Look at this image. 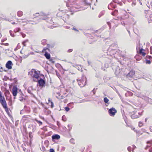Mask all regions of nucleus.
I'll list each match as a JSON object with an SVG mask.
<instances>
[{"mask_svg":"<svg viewBox=\"0 0 152 152\" xmlns=\"http://www.w3.org/2000/svg\"><path fill=\"white\" fill-rule=\"evenodd\" d=\"M48 15V14H46L42 12H41L39 13L37 12L33 15L34 18L39 17L40 19L44 20L47 19Z\"/></svg>","mask_w":152,"mask_h":152,"instance_id":"nucleus-1","label":"nucleus"},{"mask_svg":"<svg viewBox=\"0 0 152 152\" xmlns=\"http://www.w3.org/2000/svg\"><path fill=\"white\" fill-rule=\"evenodd\" d=\"M79 85L80 87H84L86 85V77L82 78L81 80L77 79Z\"/></svg>","mask_w":152,"mask_h":152,"instance_id":"nucleus-2","label":"nucleus"},{"mask_svg":"<svg viewBox=\"0 0 152 152\" xmlns=\"http://www.w3.org/2000/svg\"><path fill=\"white\" fill-rule=\"evenodd\" d=\"M133 114L131 115V117L132 119H135L138 118L139 115H142V113L138 112L137 111L135 110L132 112Z\"/></svg>","mask_w":152,"mask_h":152,"instance_id":"nucleus-3","label":"nucleus"},{"mask_svg":"<svg viewBox=\"0 0 152 152\" xmlns=\"http://www.w3.org/2000/svg\"><path fill=\"white\" fill-rule=\"evenodd\" d=\"M117 45L116 44H113L110 46L107 50L109 52L114 51L117 48Z\"/></svg>","mask_w":152,"mask_h":152,"instance_id":"nucleus-4","label":"nucleus"},{"mask_svg":"<svg viewBox=\"0 0 152 152\" xmlns=\"http://www.w3.org/2000/svg\"><path fill=\"white\" fill-rule=\"evenodd\" d=\"M38 84L41 87H45V81L43 79L40 78L39 80H37Z\"/></svg>","mask_w":152,"mask_h":152,"instance_id":"nucleus-5","label":"nucleus"},{"mask_svg":"<svg viewBox=\"0 0 152 152\" xmlns=\"http://www.w3.org/2000/svg\"><path fill=\"white\" fill-rule=\"evenodd\" d=\"M0 102L2 106H6V102L4 96L1 95V92L0 91Z\"/></svg>","mask_w":152,"mask_h":152,"instance_id":"nucleus-6","label":"nucleus"},{"mask_svg":"<svg viewBox=\"0 0 152 152\" xmlns=\"http://www.w3.org/2000/svg\"><path fill=\"white\" fill-rule=\"evenodd\" d=\"M116 112V110L113 107L111 108L108 110V113L109 115L111 116H114Z\"/></svg>","mask_w":152,"mask_h":152,"instance_id":"nucleus-7","label":"nucleus"},{"mask_svg":"<svg viewBox=\"0 0 152 152\" xmlns=\"http://www.w3.org/2000/svg\"><path fill=\"white\" fill-rule=\"evenodd\" d=\"M105 61V63L104 64V67L107 68L110 66V64L112 61V60L110 59L107 58L106 59Z\"/></svg>","mask_w":152,"mask_h":152,"instance_id":"nucleus-8","label":"nucleus"},{"mask_svg":"<svg viewBox=\"0 0 152 152\" xmlns=\"http://www.w3.org/2000/svg\"><path fill=\"white\" fill-rule=\"evenodd\" d=\"M18 88L16 86H15L13 87L12 89V93L13 96L14 97L16 96L18 92ZM14 98L15 99V97H14Z\"/></svg>","mask_w":152,"mask_h":152,"instance_id":"nucleus-9","label":"nucleus"},{"mask_svg":"<svg viewBox=\"0 0 152 152\" xmlns=\"http://www.w3.org/2000/svg\"><path fill=\"white\" fill-rule=\"evenodd\" d=\"M12 64V61H8L6 64V67L8 69H11L12 68L11 66Z\"/></svg>","mask_w":152,"mask_h":152,"instance_id":"nucleus-10","label":"nucleus"},{"mask_svg":"<svg viewBox=\"0 0 152 152\" xmlns=\"http://www.w3.org/2000/svg\"><path fill=\"white\" fill-rule=\"evenodd\" d=\"M34 72V74L39 75L40 73V71H37L34 69H32L30 72H28V75H32V73Z\"/></svg>","mask_w":152,"mask_h":152,"instance_id":"nucleus-11","label":"nucleus"},{"mask_svg":"<svg viewBox=\"0 0 152 152\" xmlns=\"http://www.w3.org/2000/svg\"><path fill=\"white\" fill-rule=\"evenodd\" d=\"M134 74L135 73L134 71H130L126 75V77L128 78L129 77H132Z\"/></svg>","mask_w":152,"mask_h":152,"instance_id":"nucleus-12","label":"nucleus"},{"mask_svg":"<svg viewBox=\"0 0 152 152\" xmlns=\"http://www.w3.org/2000/svg\"><path fill=\"white\" fill-rule=\"evenodd\" d=\"M52 140L54 141L55 140H58L60 138V137L59 135L57 134H55L54 135H53L52 136Z\"/></svg>","mask_w":152,"mask_h":152,"instance_id":"nucleus-13","label":"nucleus"},{"mask_svg":"<svg viewBox=\"0 0 152 152\" xmlns=\"http://www.w3.org/2000/svg\"><path fill=\"white\" fill-rule=\"evenodd\" d=\"M44 56L48 59H49L50 58V54L46 51L45 52Z\"/></svg>","mask_w":152,"mask_h":152,"instance_id":"nucleus-14","label":"nucleus"},{"mask_svg":"<svg viewBox=\"0 0 152 152\" xmlns=\"http://www.w3.org/2000/svg\"><path fill=\"white\" fill-rule=\"evenodd\" d=\"M110 6H111V7H112L113 9L115 8L116 7V4H113V3L112 2H111L110 4V5L108 6V8L109 10H110V9L112 10V9L110 8V7H109Z\"/></svg>","mask_w":152,"mask_h":152,"instance_id":"nucleus-15","label":"nucleus"},{"mask_svg":"<svg viewBox=\"0 0 152 152\" xmlns=\"http://www.w3.org/2000/svg\"><path fill=\"white\" fill-rule=\"evenodd\" d=\"M4 94H5V96L6 97V99L8 100V98L7 97V95H9L10 94V92H9V91L8 90H6L5 91Z\"/></svg>","mask_w":152,"mask_h":152,"instance_id":"nucleus-16","label":"nucleus"},{"mask_svg":"<svg viewBox=\"0 0 152 152\" xmlns=\"http://www.w3.org/2000/svg\"><path fill=\"white\" fill-rule=\"evenodd\" d=\"M104 101L105 103L107 104L108 105L110 104V102H109V100L107 99V97H105L104 98Z\"/></svg>","mask_w":152,"mask_h":152,"instance_id":"nucleus-17","label":"nucleus"},{"mask_svg":"<svg viewBox=\"0 0 152 152\" xmlns=\"http://www.w3.org/2000/svg\"><path fill=\"white\" fill-rule=\"evenodd\" d=\"M23 12L21 11H19L17 12V15L19 17H21L23 15Z\"/></svg>","mask_w":152,"mask_h":152,"instance_id":"nucleus-18","label":"nucleus"},{"mask_svg":"<svg viewBox=\"0 0 152 152\" xmlns=\"http://www.w3.org/2000/svg\"><path fill=\"white\" fill-rule=\"evenodd\" d=\"M73 66L74 67H76V66H77V68L79 70H80V68H81V66L80 65H79L77 64H75V66L73 65Z\"/></svg>","mask_w":152,"mask_h":152,"instance_id":"nucleus-19","label":"nucleus"},{"mask_svg":"<svg viewBox=\"0 0 152 152\" xmlns=\"http://www.w3.org/2000/svg\"><path fill=\"white\" fill-rule=\"evenodd\" d=\"M5 109V111L7 113H8V112H9V110L8 108L7 107V104H6V106H2Z\"/></svg>","mask_w":152,"mask_h":152,"instance_id":"nucleus-20","label":"nucleus"},{"mask_svg":"<svg viewBox=\"0 0 152 152\" xmlns=\"http://www.w3.org/2000/svg\"><path fill=\"white\" fill-rule=\"evenodd\" d=\"M31 89H32V87H29L28 89V90H27L29 94H31L32 93L31 92Z\"/></svg>","mask_w":152,"mask_h":152,"instance_id":"nucleus-21","label":"nucleus"},{"mask_svg":"<svg viewBox=\"0 0 152 152\" xmlns=\"http://www.w3.org/2000/svg\"><path fill=\"white\" fill-rule=\"evenodd\" d=\"M32 76L34 78L37 79H38L39 77V75L34 74Z\"/></svg>","mask_w":152,"mask_h":152,"instance_id":"nucleus-22","label":"nucleus"},{"mask_svg":"<svg viewBox=\"0 0 152 152\" xmlns=\"http://www.w3.org/2000/svg\"><path fill=\"white\" fill-rule=\"evenodd\" d=\"M46 39H43L42 41V44L43 45L46 44Z\"/></svg>","mask_w":152,"mask_h":152,"instance_id":"nucleus-23","label":"nucleus"},{"mask_svg":"<svg viewBox=\"0 0 152 152\" xmlns=\"http://www.w3.org/2000/svg\"><path fill=\"white\" fill-rule=\"evenodd\" d=\"M145 50H144L143 48L140 49L139 51V54H140V55L141 54L143 53V52Z\"/></svg>","mask_w":152,"mask_h":152,"instance_id":"nucleus-24","label":"nucleus"},{"mask_svg":"<svg viewBox=\"0 0 152 152\" xmlns=\"http://www.w3.org/2000/svg\"><path fill=\"white\" fill-rule=\"evenodd\" d=\"M132 6H134L136 5V0H133L132 1Z\"/></svg>","mask_w":152,"mask_h":152,"instance_id":"nucleus-25","label":"nucleus"},{"mask_svg":"<svg viewBox=\"0 0 152 152\" xmlns=\"http://www.w3.org/2000/svg\"><path fill=\"white\" fill-rule=\"evenodd\" d=\"M147 100L148 102L150 104H152V99L149 98H147Z\"/></svg>","mask_w":152,"mask_h":152,"instance_id":"nucleus-26","label":"nucleus"},{"mask_svg":"<svg viewBox=\"0 0 152 152\" xmlns=\"http://www.w3.org/2000/svg\"><path fill=\"white\" fill-rule=\"evenodd\" d=\"M29 55V54H28L27 55H24L22 56L21 57L23 59H25L27 58L28 56Z\"/></svg>","mask_w":152,"mask_h":152,"instance_id":"nucleus-27","label":"nucleus"},{"mask_svg":"<svg viewBox=\"0 0 152 152\" xmlns=\"http://www.w3.org/2000/svg\"><path fill=\"white\" fill-rule=\"evenodd\" d=\"M70 143H71L73 144H74L75 143V140L73 138H72L70 140Z\"/></svg>","mask_w":152,"mask_h":152,"instance_id":"nucleus-28","label":"nucleus"},{"mask_svg":"<svg viewBox=\"0 0 152 152\" xmlns=\"http://www.w3.org/2000/svg\"><path fill=\"white\" fill-rule=\"evenodd\" d=\"M35 120V121H36V122L37 123H39V125H41L42 124V123L41 121H38L36 119Z\"/></svg>","mask_w":152,"mask_h":152,"instance_id":"nucleus-29","label":"nucleus"},{"mask_svg":"<svg viewBox=\"0 0 152 152\" xmlns=\"http://www.w3.org/2000/svg\"><path fill=\"white\" fill-rule=\"evenodd\" d=\"M41 149L42 151H46V149L45 147L42 146L41 148Z\"/></svg>","mask_w":152,"mask_h":152,"instance_id":"nucleus-30","label":"nucleus"},{"mask_svg":"<svg viewBox=\"0 0 152 152\" xmlns=\"http://www.w3.org/2000/svg\"><path fill=\"white\" fill-rule=\"evenodd\" d=\"M24 99V98L22 96H20L19 98V100L20 101L22 102Z\"/></svg>","mask_w":152,"mask_h":152,"instance_id":"nucleus-31","label":"nucleus"},{"mask_svg":"<svg viewBox=\"0 0 152 152\" xmlns=\"http://www.w3.org/2000/svg\"><path fill=\"white\" fill-rule=\"evenodd\" d=\"M146 64H150L151 63V61L150 60H148L147 59H146Z\"/></svg>","mask_w":152,"mask_h":152,"instance_id":"nucleus-32","label":"nucleus"},{"mask_svg":"<svg viewBox=\"0 0 152 152\" xmlns=\"http://www.w3.org/2000/svg\"><path fill=\"white\" fill-rule=\"evenodd\" d=\"M62 120L64 121H66V116L65 115H63L62 117Z\"/></svg>","mask_w":152,"mask_h":152,"instance_id":"nucleus-33","label":"nucleus"},{"mask_svg":"<svg viewBox=\"0 0 152 152\" xmlns=\"http://www.w3.org/2000/svg\"><path fill=\"white\" fill-rule=\"evenodd\" d=\"M113 1L114 3H117L118 4H119L120 3L118 0H113Z\"/></svg>","mask_w":152,"mask_h":152,"instance_id":"nucleus-34","label":"nucleus"},{"mask_svg":"<svg viewBox=\"0 0 152 152\" xmlns=\"http://www.w3.org/2000/svg\"><path fill=\"white\" fill-rule=\"evenodd\" d=\"M65 109L66 111L68 112L69 111L70 108L68 107L67 106L65 107Z\"/></svg>","mask_w":152,"mask_h":152,"instance_id":"nucleus-35","label":"nucleus"},{"mask_svg":"<svg viewBox=\"0 0 152 152\" xmlns=\"http://www.w3.org/2000/svg\"><path fill=\"white\" fill-rule=\"evenodd\" d=\"M143 125V123L142 122L140 121L139 123V126L140 127H141Z\"/></svg>","mask_w":152,"mask_h":152,"instance_id":"nucleus-36","label":"nucleus"},{"mask_svg":"<svg viewBox=\"0 0 152 152\" xmlns=\"http://www.w3.org/2000/svg\"><path fill=\"white\" fill-rule=\"evenodd\" d=\"M9 32H10V34L11 35V36L12 37H14V34H12V31H11V30H10V31H9Z\"/></svg>","mask_w":152,"mask_h":152,"instance_id":"nucleus-37","label":"nucleus"},{"mask_svg":"<svg viewBox=\"0 0 152 152\" xmlns=\"http://www.w3.org/2000/svg\"><path fill=\"white\" fill-rule=\"evenodd\" d=\"M68 127L69 128V130H70L72 128V126L71 125H68Z\"/></svg>","mask_w":152,"mask_h":152,"instance_id":"nucleus-38","label":"nucleus"},{"mask_svg":"<svg viewBox=\"0 0 152 152\" xmlns=\"http://www.w3.org/2000/svg\"><path fill=\"white\" fill-rule=\"evenodd\" d=\"M146 57L147 58H148L149 59H152V57L151 56H146Z\"/></svg>","mask_w":152,"mask_h":152,"instance_id":"nucleus-39","label":"nucleus"},{"mask_svg":"<svg viewBox=\"0 0 152 152\" xmlns=\"http://www.w3.org/2000/svg\"><path fill=\"white\" fill-rule=\"evenodd\" d=\"M20 45L19 43H18V44L17 46V47H16L15 49H16L17 50L20 48V45Z\"/></svg>","mask_w":152,"mask_h":152,"instance_id":"nucleus-40","label":"nucleus"},{"mask_svg":"<svg viewBox=\"0 0 152 152\" xmlns=\"http://www.w3.org/2000/svg\"><path fill=\"white\" fill-rule=\"evenodd\" d=\"M127 150L129 152H130L131 151V147L130 146H129L127 148Z\"/></svg>","mask_w":152,"mask_h":152,"instance_id":"nucleus-41","label":"nucleus"},{"mask_svg":"<svg viewBox=\"0 0 152 152\" xmlns=\"http://www.w3.org/2000/svg\"><path fill=\"white\" fill-rule=\"evenodd\" d=\"M95 88H94L92 91V92H93V95H94L95 94Z\"/></svg>","mask_w":152,"mask_h":152,"instance_id":"nucleus-42","label":"nucleus"},{"mask_svg":"<svg viewBox=\"0 0 152 152\" xmlns=\"http://www.w3.org/2000/svg\"><path fill=\"white\" fill-rule=\"evenodd\" d=\"M50 152H55V151L53 149L50 148Z\"/></svg>","mask_w":152,"mask_h":152,"instance_id":"nucleus-43","label":"nucleus"},{"mask_svg":"<svg viewBox=\"0 0 152 152\" xmlns=\"http://www.w3.org/2000/svg\"><path fill=\"white\" fill-rule=\"evenodd\" d=\"M27 41V40H26V41H24L23 42L22 44L24 46H26V45L25 44V43H26Z\"/></svg>","mask_w":152,"mask_h":152,"instance_id":"nucleus-44","label":"nucleus"},{"mask_svg":"<svg viewBox=\"0 0 152 152\" xmlns=\"http://www.w3.org/2000/svg\"><path fill=\"white\" fill-rule=\"evenodd\" d=\"M72 51H73V50L72 49H69V50H67V52L68 53H70V52H72Z\"/></svg>","mask_w":152,"mask_h":152,"instance_id":"nucleus-45","label":"nucleus"},{"mask_svg":"<svg viewBox=\"0 0 152 152\" xmlns=\"http://www.w3.org/2000/svg\"><path fill=\"white\" fill-rule=\"evenodd\" d=\"M132 146H133V148L132 149V152H134V151H133L134 150V149L136 148V147L134 145H132Z\"/></svg>","mask_w":152,"mask_h":152,"instance_id":"nucleus-46","label":"nucleus"},{"mask_svg":"<svg viewBox=\"0 0 152 152\" xmlns=\"http://www.w3.org/2000/svg\"><path fill=\"white\" fill-rule=\"evenodd\" d=\"M46 50H49V49L48 48H44L42 50V51L44 52V51Z\"/></svg>","mask_w":152,"mask_h":152,"instance_id":"nucleus-47","label":"nucleus"},{"mask_svg":"<svg viewBox=\"0 0 152 152\" xmlns=\"http://www.w3.org/2000/svg\"><path fill=\"white\" fill-rule=\"evenodd\" d=\"M72 30H74L75 31H79L76 28L73 27L72 28Z\"/></svg>","mask_w":152,"mask_h":152,"instance_id":"nucleus-48","label":"nucleus"},{"mask_svg":"<svg viewBox=\"0 0 152 152\" xmlns=\"http://www.w3.org/2000/svg\"><path fill=\"white\" fill-rule=\"evenodd\" d=\"M49 61L51 62L52 63H54L55 62L54 61H53L52 59H50Z\"/></svg>","mask_w":152,"mask_h":152,"instance_id":"nucleus-49","label":"nucleus"},{"mask_svg":"<svg viewBox=\"0 0 152 152\" xmlns=\"http://www.w3.org/2000/svg\"><path fill=\"white\" fill-rule=\"evenodd\" d=\"M32 133L31 132H30L29 133V137H31Z\"/></svg>","mask_w":152,"mask_h":152,"instance_id":"nucleus-50","label":"nucleus"},{"mask_svg":"<svg viewBox=\"0 0 152 152\" xmlns=\"http://www.w3.org/2000/svg\"><path fill=\"white\" fill-rule=\"evenodd\" d=\"M7 38H4L3 39H2V40H1V42H4V41H5V40H7Z\"/></svg>","mask_w":152,"mask_h":152,"instance_id":"nucleus-51","label":"nucleus"},{"mask_svg":"<svg viewBox=\"0 0 152 152\" xmlns=\"http://www.w3.org/2000/svg\"><path fill=\"white\" fill-rule=\"evenodd\" d=\"M7 70H5V69H2V70H1L0 69V72H2L3 71L7 72Z\"/></svg>","mask_w":152,"mask_h":152,"instance_id":"nucleus-52","label":"nucleus"},{"mask_svg":"<svg viewBox=\"0 0 152 152\" xmlns=\"http://www.w3.org/2000/svg\"><path fill=\"white\" fill-rule=\"evenodd\" d=\"M141 55H142L144 57L145 56L146 53L145 52H143Z\"/></svg>","mask_w":152,"mask_h":152,"instance_id":"nucleus-53","label":"nucleus"},{"mask_svg":"<svg viewBox=\"0 0 152 152\" xmlns=\"http://www.w3.org/2000/svg\"><path fill=\"white\" fill-rule=\"evenodd\" d=\"M149 17L150 18L151 20H152V14L150 15Z\"/></svg>","mask_w":152,"mask_h":152,"instance_id":"nucleus-54","label":"nucleus"},{"mask_svg":"<svg viewBox=\"0 0 152 152\" xmlns=\"http://www.w3.org/2000/svg\"><path fill=\"white\" fill-rule=\"evenodd\" d=\"M17 30L18 32H19L20 30V28H17Z\"/></svg>","mask_w":152,"mask_h":152,"instance_id":"nucleus-55","label":"nucleus"},{"mask_svg":"<svg viewBox=\"0 0 152 152\" xmlns=\"http://www.w3.org/2000/svg\"><path fill=\"white\" fill-rule=\"evenodd\" d=\"M10 118L12 121V122H13V118L12 116H11Z\"/></svg>","mask_w":152,"mask_h":152,"instance_id":"nucleus-56","label":"nucleus"},{"mask_svg":"<svg viewBox=\"0 0 152 152\" xmlns=\"http://www.w3.org/2000/svg\"><path fill=\"white\" fill-rule=\"evenodd\" d=\"M66 6L67 7H70V6L69 5V4H68L67 3H66Z\"/></svg>","mask_w":152,"mask_h":152,"instance_id":"nucleus-57","label":"nucleus"},{"mask_svg":"<svg viewBox=\"0 0 152 152\" xmlns=\"http://www.w3.org/2000/svg\"><path fill=\"white\" fill-rule=\"evenodd\" d=\"M51 107H53V103L52 102H51Z\"/></svg>","mask_w":152,"mask_h":152,"instance_id":"nucleus-58","label":"nucleus"},{"mask_svg":"<svg viewBox=\"0 0 152 152\" xmlns=\"http://www.w3.org/2000/svg\"><path fill=\"white\" fill-rule=\"evenodd\" d=\"M22 36L23 38H24L26 36V34H23L22 35Z\"/></svg>","mask_w":152,"mask_h":152,"instance_id":"nucleus-59","label":"nucleus"},{"mask_svg":"<svg viewBox=\"0 0 152 152\" xmlns=\"http://www.w3.org/2000/svg\"><path fill=\"white\" fill-rule=\"evenodd\" d=\"M114 12L116 14V13H117L118 11L117 10H115Z\"/></svg>","mask_w":152,"mask_h":152,"instance_id":"nucleus-60","label":"nucleus"},{"mask_svg":"<svg viewBox=\"0 0 152 152\" xmlns=\"http://www.w3.org/2000/svg\"><path fill=\"white\" fill-rule=\"evenodd\" d=\"M23 110H21L20 112V114H23Z\"/></svg>","mask_w":152,"mask_h":152,"instance_id":"nucleus-61","label":"nucleus"},{"mask_svg":"<svg viewBox=\"0 0 152 152\" xmlns=\"http://www.w3.org/2000/svg\"><path fill=\"white\" fill-rule=\"evenodd\" d=\"M101 13H102L101 15H104V11H102Z\"/></svg>","mask_w":152,"mask_h":152,"instance_id":"nucleus-62","label":"nucleus"},{"mask_svg":"<svg viewBox=\"0 0 152 152\" xmlns=\"http://www.w3.org/2000/svg\"><path fill=\"white\" fill-rule=\"evenodd\" d=\"M115 13L114 12H112V15H115Z\"/></svg>","mask_w":152,"mask_h":152,"instance_id":"nucleus-63","label":"nucleus"},{"mask_svg":"<svg viewBox=\"0 0 152 152\" xmlns=\"http://www.w3.org/2000/svg\"><path fill=\"white\" fill-rule=\"evenodd\" d=\"M149 151L150 152H152V148L149 150Z\"/></svg>","mask_w":152,"mask_h":152,"instance_id":"nucleus-64","label":"nucleus"}]
</instances>
